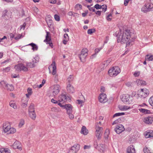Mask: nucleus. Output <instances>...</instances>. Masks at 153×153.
Returning <instances> with one entry per match:
<instances>
[{
	"label": "nucleus",
	"mask_w": 153,
	"mask_h": 153,
	"mask_svg": "<svg viewBox=\"0 0 153 153\" xmlns=\"http://www.w3.org/2000/svg\"><path fill=\"white\" fill-rule=\"evenodd\" d=\"M81 133L84 135H86L88 133V130L86 129L85 126H83L82 128Z\"/></svg>",
	"instance_id": "393cba45"
},
{
	"label": "nucleus",
	"mask_w": 153,
	"mask_h": 153,
	"mask_svg": "<svg viewBox=\"0 0 153 153\" xmlns=\"http://www.w3.org/2000/svg\"><path fill=\"white\" fill-rule=\"evenodd\" d=\"M118 42L122 43H126L127 46H129L136 38L135 34L130 32V30L126 29L123 32L120 31L117 36Z\"/></svg>",
	"instance_id": "f257e3e1"
},
{
	"label": "nucleus",
	"mask_w": 153,
	"mask_h": 153,
	"mask_svg": "<svg viewBox=\"0 0 153 153\" xmlns=\"http://www.w3.org/2000/svg\"><path fill=\"white\" fill-rule=\"evenodd\" d=\"M149 94V90L146 88H144L141 89L140 91H138V95L139 97L144 98L147 97Z\"/></svg>",
	"instance_id": "0eeeda50"
},
{
	"label": "nucleus",
	"mask_w": 153,
	"mask_h": 153,
	"mask_svg": "<svg viewBox=\"0 0 153 153\" xmlns=\"http://www.w3.org/2000/svg\"><path fill=\"white\" fill-rule=\"evenodd\" d=\"M10 68L9 67H7L5 68H3V70L5 72H8L10 71Z\"/></svg>",
	"instance_id": "0e129e2a"
},
{
	"label": "nucleus",
	"mask_w": 153,
	"mask_h": 153,
	"mask_svg": "<svg viewBox=\"0 0 153 153\" xmlns=\"http://www.w3.org/2000/svg\"><path fill=\"white\" fill-rule=\"evenodd\" d=\"M110 134V131L108 129L106 130L104 133V138L105 139L108 140V137L109 135Z\"/></svg>",
	"instance_id": "c85d7f7f"
},
{
	"label": "nucleus",
	"mask_w": 153,
	"mask_h": 153,
	"mask_svg": "<svg viewBox=\"0 0 153 153\" xmlns=\"http://www.w3.org/2000/svg\"><path fill=\"white\" fill-rule=\"evenodd\" d=\"M87 56V55L81 53L79 55V57L81 61L83 62H84L85 61L86 57Z\"/></svg>",
	"instance_id": "b1692460"
},
{
	"label": "nucleus",
	"mask_w": 153,
	"mask_h": 153,
	"mask_svg": "<svg viewBox=\"0 0 153 153\" xmlns=\"http://www.w3.org/2000/svg\"><path fill=\"white\" fill-rule=\"evenodd\" d=\"M46 38L44 40V42H47V44H49V46L52 48L53 46V45L52 43L51 42V37L49 36L50 33L46 31Z\"/></svg>",
	"instance_id": "2eb2a0df"
},
{
	"label": "nucleus",
	"mask_w": 153,
	"mask_h": 153,
	"mask_svg": "<svg viewBox=\"0 0 153 153\" xmlns=\"http://www.w3.org/2000/svg\"><path fill=\"white\" fill-rule=\"evenodd\" d=\"M64 38L66 39H69V36L67 33H65L64 34Z\"/></svg>",
	"instance_id": "338daca9"
},
{
	"label": "nucleus",
	"mask_w": 153,
	"mask_h": 153,
	"mask_svg": "<svg viewBox=\"0 0 153 153\" xmlns=\"http://www.w3.org/2000/svg\"><path fill=\"white\" fill-rule=\"evenodd\" d=\"M140 72L139 71L135 72L134 74V76H138L140 75Z\"/></svg>",
	"instance_id": "69168bd1"
},
{
	"label": "nucleus",
	"mask_w": 153,
	"mask_h": 153,
	"mask_svg": "<svg viewBox=\"0 0 153 153\" xmlns=\"http://www.w3.org/2000/svg\"><path fill=\"white\" fill-rule=\"evenodd\" d=\"M101 122L100 121H99L98 123H96L95 124V127H97V126L99 127H101Z\"/></svg>",
	"instance_id": "bf43d9fd"
},
{
	"label": "nucleus",
	"mask_w": 153,
	"mask_h": 153,
	"mask_svg": "<svg viewBox=\"0 0 153 153\" xmlns=\"http://www.w3.org/2000/svg\"><path fill=\"white\" fill-rule=\"evenodd\" d=\"M7 84L4 81H2L0 82V86L2 88L6 87Z\"/></svg>",
	"instance_id": "c9c22d12"
},
{
	"label": "nucleus",
	"mask_w": 153,
	"mask_h": 153,
	"mask_svg": "<svg viewBox=\"0 0 153 153\" xmlns=\"http://www.w3.org/2000/svg\"><path fill=\"white\" fill-rule=\"evenodd\" d=\"M143 121L146 124H151L153 122V117L149 116L145 117Z\"/></svg>",
	"instance_id": "f3484780"
},
{
	"label": "nucleus",
	"mask_w": 153,
	"mask_h": 153,
	"mask_svg": "<svg viewBox=\"0 0 153 153\" xmlns=\"http://www.w3.org/2000/svg\"><path fill=\"white\" fill-rule=\"evenodd\" d=\"M88 50L86 48H83L82 50L81 53L88 55Z\"/></svg>",
	"instance_id": "ea45409f"
},
{
	"label": "nucleus",
	"mask_w": 153,
	"mask_h": 153,
	"mask_svg": "<svg viewBox=\"0 0 153 153\" xmlns=\"http://www.w3.org/2000/svg\"><path fill=\"white\" fill-rule=\"evenodd\" d=\"M13 147L14 149H18L21 150L22 149L21 145L19 142L16 141L13 144Z\"/></svg>",
	"instance_id": "6ab92c4d"
},
{
	"label": "nucleus",
	"mask_w": 153,
	"mask_h": 153,
	"mask_svg": "<svg viewBox=\"0 0 153 153\" xmlns=\"http://www.w3.org/2000/svg\"><path fill=\"white\" fill-rule=\"evenodd\" d=\"M100 50V49H96L95 50V54H93L91 56V58H93V57H95L96 56V54L97 53H98Z\"/></svg>",
	"instance_id": "49530a36"
},
{
	"label": "nucleus",
	"mask_w": 153,
	"mask_h": 153,
	"mask_svg": "<svg viewBox=\"0 0 153 153\" xmlns=\"http://www.w3.org/2000/svg\"><path fill=\"white\" fill-rule=\"evenodd\" d=\"M77 103L78 104H81L82 103H84V101L83 100H77L76 101Z\"/></svg>",
	"instance_id": "680f3d73"
},
{
	"label": "nucleus",
	"mask_w": 153,
	"mask_h": 153,
	"mask_svg": "<svg viewBox=\"0 0 153 153\" xmlns=\"http://www.w3.org/2000/svg\"><path fill=\"white\" fill-rule=\"evenodd\" d=\"M77 14L76 13H75L73 12L72 11H70L68 13V15L70 16H75V15L74 14Z\"/></svg>",
	"instance_id": "052dcab7"
},
{
	"label": "nucleus",
	"mask_w": 153,
	"mask_h": 153,
	"mask_svg": "<svg viewBox=\"0 0 153 153\" xmlns=\"http://www.w3.org/2000/svg\"><path fill=\"white\" fill-rule=\"evenodd\" d=\"M139 110L140 112L144 114H149L150 112L149 110L145 109L139 108Z\"/></svg>",
	"instance_id": "c756f323"
},
{
	"label": "nucleus",
	"mask_w": 153,
	"mask_h": 153,
	"mask_svg": "<svg viewBox=\"0 0 153 153\" xmlns=\"http://www.w3.org/2000/svg\"><path fill=\"white\" fill-rule=\"evenodd\" d=\"M34 104L31 103L28 108L29 114L30 117L33 120H35L36 115L35 111Z\"/></svg>",
	"instance_id": "39448f33"
},
{
	"label": "nucleus",
	"mask_w": 153,
	"mask_h": 153,
	"mask_svg": "<svg viewBox=\"0 0 153 153\" xmlns=\"http://www.w3.org/2000/svg\"><path fill=\"white\" fill-rule=\"evenodd\" d=\"M66 88L67 91L69 93H73L74 92V88L73 86L71 85L70 83L68 84Z\"/></svg>",
	"instance_id": "412c9836"
},
{
	"label": "nucleus",
	"mask_w": 153,
	"mask_h": 153,
	"mask_svg": "<svg viewBox=\"0 0 153 153\" xmlns=\"http://www.w3.org/2000/svg\"><path fill=\"white\" fill-rule=\"evenodd\" d=\"M95 29H89L88 30L87 33L88 34H91L95 32Z\"/></svg>",
	"instance_id": "c03bdc74"
},
{
	"label": "nucleus",
	"mask_w": 153,
	"mask_h": 153,
	"mask_svg": "<svg viewBox=\"0 0 153 153\" xmlns=\"http://www.w3.org/2000/svg\"><path fill=\"white\" fill-rule=\"evenodd\" d=\"M28 45H30L32 47V49L33 51H36L38 49V47L36 45L33 43H31Z\"/></svg>",
	"instance_id": "2f4dec72"
},
{
	"label": "nucleus",
	"mask_w": 153,
	"mask_h": 153,
	"mask_svg": "<svg viewBox=\"0 0 153 153\" xmlns=\"http://www.w3.org/2000/svg\"><path fill=\"white\" fill-rule=\"evenodd\" d=\"M153 0H147L146 2L141 8V11L144 13L153 10Z\"/></svg>",
	"instance_id": "f03ea898"
},
{
	"label": "nucleus",
	"mask_w": 153,
	"mask_h": 153,
	"mask_svg": "<svg viewBox=\"0 0 153 153\" xmlns=\"http://www.w3.org/2000/svg\"><path fill=\"white\" fill-rule=\"evenodd\" d=\"M99 100L100 102L104 103L108 101L106 95L103 93L101 94L99 97Z\"/></svg>",
	"instance_id": "4468645a"
},
{
	"label": "nucleus",
	"mask_w": 153,
	"mask_h": 153,
	"mask_svg": "<svg viewBox=\"0 0 153 153\" xmlns=\"http://www.w3.org/2000/svg\"><path fill=\"white\" fill-rule=\"evenodd\" d=\"M27 94H26V97L28 98L32 93V89L30 88H28L27 89Z\"/></svg>",
	"instance_id": "7c9ffc66"
},
{
	"label": "nucleus",
	"mask_w": 153,
	"mask_h": 153,
	"mask_svg": "<svg viewBox=\"0 0 153 153\" xmlns=\"http://www.w3.org/2000/svg\"><path fill=\"white\" fill-rule=\"evenodd\" d=\"M69 97L67 96L65 94L63 93L62 94L58 97V101L59 103H63L67 100H70Z\"/></svg>",
	"instance_id": "9d476101"
},
{
	"label": "nucleus",
	"mask_w": 153,
	"mask_h": 153,
	"mask_svg": "<svg viewBox=\"0 0 153 153\" xmlns=\"http://www.w3.org/2000/svg\"><path fill=\"white\" fill-rule=\"evenodd\" d=\"M22 106L23 108H26L27 106V102L25 103H23L21 105Z\"/></svg>",
	"instance_id": "e2e57ef3"
},
{
	"label": "nucleus",
	"mask_w": 153,
	"mask_h": 153,
	"mask_svg": "<svg viewBox=\"0 0 153 153\" xmlns=\"http://www.w3.org/2000/svg\"><path fill=\"white\" fill-rule=\"evenodd\" d=\"M58 105L61 107L65 109L67 111V114L73 112V107L71 104H68L62 105V103H58Z\"/></svg>",
	"instance_id": "1a4fd4ad"
},
{
	"label": "nucleus",
	"mask_w": 153,
	"mask_h": 153,
	"mask_svg": "<svg viewBox=\"0 0 153 153\" xmlns=\"http://www.w3.org/2000/svg\"><path fill=\"white\" fill-rule=\"evenodd\" d=\"M127 153H135V149L133 145H131L128 147L127 149Z\"/></svg>",
	"instance_id": "4be33fe9"
},
{
	"label": "nucleus",
	"mask_w": 153,
	"mask_h": 153,
	"mask_svg": "<svg viewBox=\"0 0 153 153\" xmlns=\"http://www.w3.org/2000/svg\"><path fill=\"white\" fill-rule=\"evenodd\" d=\"M137 84L138 85H144L146 84V82L142 80L139 79L137 81Z\"/></svg>",
	"instance_id": "e433bc0d"
},
{
	"label": "nucleus",
	"mask_w": 153,
	"mask_h": 153,
	"mask_svg": "<svg viewBox=\"0 0 153 153\" xmlns=\"http://www.w3.org/2000/svg\"><path fill=\"white\" fill-rule=\"evenodd\" d=\"M144 153H152L151 152L150 150L146 147H145L143 149Z\"/></svg>",
	"instance_id": "37998d69"
},
{
	"label": "nucleus",
	"mask_w": 153,
	"mask_h": 153,
	"mask_svg": "<svg viewBox=\"0 0 153 153\" xmlns=\"http://www.w3.org/2000/svg\"><path fill=\"white\" fill-rule=\"evenodd\" d=\"M27 66L30 68H33L35 66V65L34 63L30 62L27 63Z\"/></svg>",
	"instance_id": "58836bf2"
},
{
	"label": "nucleus",
	"mask_w": 153,
	"mask_h": 153,
	"mask_svg": "<svg viewBox=\"0 0 153 153\" xmlns=\"http://www.w3.org/2000/svg\"><path fill=\"white\" fill-rule=\"evenodd\" d=\"M150 134L149 133V132L146 133L145 134V137L146 138L150 137Z\"/></svg>",
	"instance_id": "774afa93"
},
{
	"label": "nucleus",
	"mask_w": 153,
	"mask_h": 153,
	"mask_svg": "<svg viewBox=\"0 0 153 153\" xmlns=\"http://www.w3.org/2000/svg\"><path fill=\"white\" fill-rule=\"evenodd\" d=\"M46 21L48 27H50L53 24V22L50 15H48L47 17L46 18Z\"/></svg>",
	"instance_id": "aec40b11"
},
{
	"label": "nucleus",
	"mask_w": 153,
	"mask_h": 153,
	"mask_svg": "<svg viewBox=\"0 0 153 153\" xmlns=\"http://www.w3.org/2000/svg\"><path fill=\"white\" fill-rule=\"evenodd\" d=\"M119 108L120 109L121 111H126L129 109L130 107L126 105H124L121 106V107H119Z\"/></svg>",
	"instance_id": "72a5a7b5"
},
{
	"label": "nucleus",
	"mask_w": 153,
	"mask_h": 153,
	"mask_svg": "<svg viewBox=\"0 0 153 153\" xmlns=\"http://www.w3.org/2000/svg\"><path fill=\"white\" fill-rule=\"evenodd\" d=\"M54 17L55 20L57 21H59L60 20V17L59 16L56 14L54 16Z\"/></svg>",
	"instance_id": "4d7b16f0"
},
{
	"label": "nucleus",
	"mask_w": 153,
	"mask_h": 153,
	"mask_svg": "<svg viewBox=\"0 0 153 153\" xmlns=\"http://www.w3.org/2000/svg\"><path fill=\"white\" fill-rule=\"evenodd\" d=\"M130 96L128 94H123L121 98V100L124 102L126 103H130V101L129 100Z\"/></svg>",
	"instance_id": "dca6fc26"
},
{
	"label": "nucleus",
	"mask_w": 153,
	"mask_h": 153,
	"mask_svg": "<svg viewBox=\"0 0 153 153\" xmlns=\"http://www.w3.org/2000/svg\"><path fill=\"white\" fill-rule=\"evenodd\" d=\"M146 59L149 61L153 60V55H146Z\"/></svg>",
	"instance_id": "f704fd0d"
},
{
	"label": "nucleus",
	"mask_w": 153,
	"mask_h": 153,
	"mask_svg": "<svg viewBox=\"0 0 153 153\" xmlns=\"http://www.w3.org/2000/svg\"><path fill=\"white\" fill-rule=\"evenodd\" d=\"M149 102L150 105L153 106V96L151 97L149 100Z\"/></svg>",
	"instance_id": "8fccbe9b"
},
{
	"label": "nucleus",
	"mask_w": 153,
	"mask_h": 153,
	"mask_svg": "<svg viewBox=\"0 0 153 153\" xmlns=\"http://www.w3.org/2000/svg\"><path fill=\"white\" fill-rule=\"evenodd\" d=\"M101 9L102 10V11L105 13L107 10V6L105 4L101 5Z\"/></svg>",
	"instance_id": "79ce46f5"
},
{
	"label": "nucleus",
	"mask_w": 153,
	"mask_h": 153,
	"mask_svg": "<svg viewBox=\"0 0 153 153\" xmlns=\"http://www.w3.org/2000/svg\"><path fill=\"white\" fill-rule=\"evenodd\" d=\"M110 61L107 60L104 62L101 65L103 68L106 67L108 66L109 63H110Z\"/></svg>",
	"instance_id": "cd10ccee"
},
{
	"label": "nucleus",
	"mask_w": 153,
	"mask_h": 153,
	"mask_svg": "<svg viewBox=\"0 0 153 153\" xmlns=\"http://www.w3.org/2000/svg\"><path fill=\"white\" fill-rule=\"evenodd\" d=\"M59 108H58L56 107H53L51 108V111H52L58 112L59 111Z\"/></svg>",
	"instance_id": "603ef678"
},
{
	"label": "nucleus",
	"mask_w": 153,
	"mask_h": 153,
	"mask_svg": "<svg viewBox=\"0 0 153 153\" xmlns=\"http://www.w3.org/2000/svg\"><path fill=\"white\" fill-rule=\"evenodd\" d=\"M120 72V68L118 66H115L109 69L108 71L109 75L112 77L116 76Z\"/></svg>",
	"instance_id": "20e7f679"
},
{
	"label": "nucleus",
	"mask_w": 153,
	"mask_h": 153,
	"mask_svg": "<svg viewBox=\"0 0 153 153\" xmlns=\"http://www.w3.org/2000/svg\"><path fill=\"white\" fill-rule=\"evenodd\" d=\"M121 121V120L120 118H119L118 119L115 120L112 123V125H114V124H117L119 123H120V122Z\"/></svg>",
	"instance_id": "09e8293b"
},
{
	"label": "nucleus",
	"mask_w": 153,
	"mask_h": 153,
	"mask_svg": "<svg viewBox=\"0 0 153 153\" xmlns=\"http://www.w3.org/2000/svg\"><path fill=\"white\" fill-rule=\"evenodd\" d=\"M94 7L97 9H101V5L98 4H97L94 6Z\"/></svg>",
	"instance_id": "13d9d810"
},
{
	"label": "nucleus",
	"mask_w": 153,
	"mask_h": 153,
	"mask_svg": "<svg viewBox=\"0 0 153 153\" xmlns=\"http://www.w3.org/2000/svg\"><path fill=\"white\" fill-rule=\"evenodd\" d=\"M10 128V126L9 123H4L3 124V129L4 132H8Z\"/></svg>",
	"instance_id": "a211bd4d"
},
{
	"label": "nucleus",
	"mask_w": 153,
	"mask_h": 153,
	"mask_svg": "<svg viewBox=\"0 0 153 153\" xmlns=\"http://www.w3.org/2000/svg\"><path fill=\"white\" fill-rule=\"evenodd\" d=\"M125 130L123 126L121 124L117 125L114 128L115 131L118 134H120L123 132Z\"/></svg>",
	"instance_id": "ddd939ff"
},
{
	"label": "nucleus",
	"mask_w": 153,
	"mask_h": 153,
	"mask_svg": "<svg viewBox=\"0 0 153 153\" xmlns=\"http://www.w3.org/2000/svg\"><path fill=\"white\" fill-rule=\"evenodd\" d=\"M51 68H52L53 69L52 74L53 75H55L54 80L55 81H57L58 79V75L57 74H56V64L54 61H53L52 64L49 66L48 67V69L49 70V73H51V71L50 69Z\"/></svg>",
	"instance_id": "7ed1b4c3"
},
{
	"label": "nucleus",
	"mask_w": 153,
	"mask_h": 153,
	"mask_svg": "<svg viewBox=\"0 0 153 153\" xmlns=\"http://www.w3.org/2000/svg\"><path fill=\"white\" fill-rule=\"evenodd\" d=\"M15 68L17 71H23L24 72L28 71V68L24 64L19 63L16 65L15 67Z\"/></svg>",
	"instance_id": "6e6552de"
},
{
	"label": "nucleus",
	"mask_w": 153,
	"mask_h": 153,
	"mask_svg": "<svg viewBox=\"0 0 153 153\" xmlns=\"http://www.w3.org/2000/svg\"><path fill=\"white\" fill-rule=\"evenodd\" d=\"M82 8V6L79 4H77L75 6V9L76 10L81 9Z\"/></svg>",
	"instance_id": "de8ad7c7"
},
{
	"label": "nucleus",
	"mask_w": 153,
	"mask_h": 153,
	"mask_svg": "<svg viewBox=\"0 0 153 153\" xmlns=\"http://www.w3.org/2000/svg\"><path fill=\"white\" fill-rule=\"evenodd\" d=\"M60 87L59 85L56 84L51 87V92L53 96L57 95L60 91Z\"/></svg>",
	"instance_id": "423d86ee"
},
{
	"label": "nucleus",
	"mask_w": 153,
	"mask_h": 153,
	"mask_svg": "<svg viewBox=\"0 0 153 153\" xmlns=\"http://www.w3.org/2000/svg\"><path fill=\"white\" fill-rule=\"evenodd\" d=\"M95 135L98 140L100 139L102 134L103 128L102 127H99L97 126L95 127Z\"/></svg>",
	"instance_id": "9b49d317"
},
{
	"label": "nucleus",
	"mask_w": 153,
	"mask_h": 153,
	"mask_svg": "<svg viewBox=\"0 0 153 153\" xmlns=\"http://www.w3.org/2000/svg\"><path fill=\"white\" fill-rule=\"evenodd\" d=\"M112 18V16L111 13L109 14L106 17V19L108 21H111Z\"/></svg>",
	"instance_id": "3c124183"
},
{
	"label": "nucleus",
	"mask_w": 153,
	"mask_h": 153,
	"mask_svg": "<svg viewBox=\"0 0 153 153\" xmlns=\"http://www.w3.org/2000/svg\"><path fill=\"white\" fill-rule=\"evenodd\" d=\"M3 17H4L6 19H9V18L10 17V13L8 12L7 10H4L3 13L2 15Z\"/></svg>",
	"instance_id": "5701e85b"
},
{
	"label": "nucleus",
	"mask_w": 153,
	"mask_h": 153,
	"mask_svg": "<svg viewBox=\"0 0 153 153\" xmlns=\"http://www.w3.org/2000/svg\"><path fill=\"white\" fill-rule=\"evenodd\" d=\"M16 131V130L15 128H11L10 130H9V132L8 133L10 134H13L15 133Z\"/></svg>",
	"instance_id": "a19ab883"
},
{
	"label": "nucleus",
	"mask_w": 153,
	"mask_h": 153,
	"mask_svg": "<svg viewBox=\"0 0 153 153\" xmlns=\"http://www.w3.org/2000/svg\"><path fill=\"white\" fill-rule=\"evenodd\" d=\"M88 8L89 9V10L91 11H92L93 12L95 11V9L94 7H91L89 5H88L87 6Z\"/></svg>",
	"instance_id": "864d4df0"
},
{
	"label": "nucleus",
	"mask_w": 153,
	"mask_h": 153,
	"mask_svg": "<svg viewBox=\"0 0 153 153\" xmlns=\"http://www.w3.org/2000/svg\"><path fill=\"white\" fill-rule=\"evenodd\" d=\"M6 88L8 91H12L14 90V87L12 85L7 84Z\"/></svg>",
	"instance_id": "bb28decb"
},
{
	"label": "nucleus",
	"mask_w": 153,
	"mask_h": 153,
	"mask_svg": "<svg viewBox=\"0 0 153 153\" xmlns=\"http://www.w3.org/2000/svg\"><path fill=\"white\" fill-rule=\"evenodd\" d=\"M124 113L123 112L116 113L114 114V115L113 116V117H116L123 115H124Z\"/></svg>",
	"instance_id": "a18cd8bd"
},
{
	"label": "nucleus",
	"mask_w": 153,
	"mask_h": 153,
	"mask_svg": "<svg viewBox=\"0 0 153 153\" xmlns=\"http://www.w3.org/2000/svg\"><path fill=\"white\" fill-rule=\"evenodd\" d=\"M9 105L10 106L13 108L14 109H16L17 108V105L16 104L14 103L13 101H10L9 103Z\"/></svg>",
	"instance_id": "473e14b6"
},
{
	"label": "nucleus",
	"mask_w": 153,
	"mask_h": 153,
	"mask_svg": "<svg viewBox=\"0 0 153 153\" xmlns=\"http://www.w3.org/2000/svg\"><path fill=\"white\" fill-rule=\"evenodd\" d=\"M74 79V76L73 75H70L67 78V80L68 82L70 83Z\"/></svg>",
	"instance_id": "4c0bfd02"
},
{
	"label": "nucleus",
	"mask_w": 153,
	"mask_h": 153,
	"mask_svg": "<svg viewBox=\"0 0 153 153\" xmlns=\"http://www.w3.org/2000/svg\"><path fill=\"white\" fill-rule=\"evenodd\" d=\"M0 153H10V151L8 149L1 148L0 149Z\"/></svg>",
	"instance_id": "a878e982"
},
{
	"label": "nucleus",
	"mask_w": 153,
	"mask_h": 153,
	"mask_svg": "<svg viewBox=\"0 0 153 153\" xmlns=\"http://www.w3.org/2000/svg\"><path fill=\"white\" fill-rule=\"evenodd\" d=\"M22 37V34H19L17 36L14 37L15 39L18 40Z\"/></svg>",
	"instance_id": "5fc2aeb1"
},
{
	"label": "nucleus",
	"mask_w": 153,
	"mask_h": 153,
	"mask_svg": "<svg viewBox=\"0 0 153 153\" xmlns=\"http://www.w3.org/2000/svg\"><path fill=\"white\" fill-rule=\"evenodd\" d=\"M69 115V117L71 120H72L74 118V115L72 114V113L67 114Z\"/></svg>",
	"instance_id": "6e6d98bb"
},
{
	"label": "nucleus",
	"mask_w": 153,
	"mask_h": 153,
	"mask_svg": "<svg viewBox=\"0 0 153 153\" xmlns=\"http://www.w3.org/2000/svg\"><path fill=\"white\" fill-rule=\"evenodd\" d=\"M80 146L78 144H74L69 150L68 153H76L79 149Z\"/></svg>",
	"instance_id": "f8f14e48"
}]
</instances>
